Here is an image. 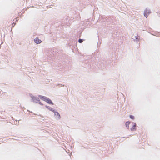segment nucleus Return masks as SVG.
Instances as JSON below:
<instances>
[{"instance_id": "obj_1", "label": "nucleus", "mask_w": 160, "mask_h": 160, "mask_svg": "<svg viewBox=\"0 0 160 160\" xmlns=\"http://www.w3.org/2000/svg\"><path fill=\"white\" fill-rule=\"evenodd\" d=\"M151 12L148 9H146L144 11V16L146 17V18H147L148 15L150 14Z\"/></svg>"}, {"instance_id": "obj_2", "label": "nucleus", "mask_w": 160, "mask_h": 160, "mask_svg": "<svg viewBox=\"0 0 160 160\" xmlns=\"http://www.w3.org/2000/svg\"><path fill=\"white\" fill-rule=\"evenodd\" d=\"M45 101L50 104H53V103L52 102V101L48 98H46Z\"/></svg>"}, {"instance_id": "obj_3", "label": "nucleus", "mask_w": 160, "mask_h": 160, "mask_svg": "<svg viewBox=\"0 0 160 160\" xmlns=\"http://www.w3.org/2000/svg\"><path fill=\"white\" fill-rule=\"evenodd\" d=\"M34 40L35 42L37 44L40 43L41 42V41L38 38H36Z\"/></svg>"}, {"instance_id": "obj_4", "label": "nucleus", "mask_w": 160, "mask_h": 160, "mask_svg": "<svg viewBox=\"0 0 160 160\" xmlns=\"http://www.w3.org/2000/svg\"><path fill=\"white\" fill-rule=\"evenodd\" d=\"M54 112L55 113V115H56L57 118L58 119H60V115L58 113V112H55V111H54Z\"/></svg>"}, {"instance_id": "obj_5", "label": "nucleus", "mask_w": 160, "mask_h": 160, "mask_svg": "<svg viewBox=\"0 0 160 160\" xmlns=\"http://www.w3.org/2000/svg\"><path fill=\"white\" fill-rule=\"evenodd\" d=\"M39 97L42 100L44 101H45L46 99L47 98L46 97L44 96H42L41 95L39 96Z\"/></svg>"}, {"instance_id": "obj_6", "label": "nucleus", "mask_w": 160, "mask_h": 160, "mask_svg": "<svg viewBox=\"0 0 160 160\" xmlns=\"http://www.w3.org/2000/svg\"><path fill=\"white\" fill-rule=\"evenodd\" d=\"M136 127V124H135L133 127L131 128V131H133L135 130V127Z\"/></svg>"}, {"instance_id": "obj_7", "label": "nucleus", "mask_w": 160, "mask_h": 160, "mask_svg": "<svg viewBox=\"0 0 160 160\" xmlns=\"http://www.w3.org/2000/svg\"><path fill=\"white\" fill-rule=\"evenodd\" d=\"M46 107L48 109H49L50 110L54 112L55 111L54 110H53L52 109V108H51V107H49V106H46Z\"/></svg>"}, {"instance_id": "obj_8", "label": "nucleus", "mask_w": 160, "mask_h": 160, "mask_svg": "<svg viewBox=\"0 0 160 160\" xmlns=\"http://www.w3.org/2000/svg\"><path fill=\"white\" fill-rule=\"evenodd\" d=\"M130 122H127L126 123V125L127 128H129V125L130 124Z\"/></svg>"}, {"instance_id": "obj_9", "label": "nucleus", "mask_w": 160, "mask_h": 160, "mask_svg": "<svg viewBox=\"0 0 160 160\" xmlns=\"http://www.w3.org/2000/svg\"><path fill=\"white\" fill-rule=\"evenodd\" d=\"M130 117L131 119H134V117L133 116L130 115Z\"/></svg>"}, {"instance_id": "obj_10", "label": "nucleus", "mask_w": 160, "mask_h": 160, "mask_svg": "<svg viewBox=\"0 0 160 160\" xmlns=\"http://www.w3.org/2000/svg\"><path fill=\"white\" fill-rule=\"evenodd\" d=\"M78 42L80 43H82L83 42V40L82 39H79V40Z\"/></svg>"}]
</instances>
